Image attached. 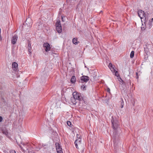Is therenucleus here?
<instances>
[{
	"mask_svg": "<svg viewBox=\"0 0 153 153\" xmlns=\"http://www.w3.org/2000/svg\"><path fill=\"white\" fill-rule=\"evenodd\" d=\"M111 122L112 125V127L114 129L113 133V138L114 140V141L116 143L119 140V136L120 134V130L119 129V126L118 121L116 119H114L112 117Z\"/></svg>",
	"mask_w": 153,
	"mask_h": 153,
	"instance_id": "f257e3e1",
	"label": "nucleus"
},
{
	"mask_svg": "<svg viewBox=\"0 0 153 153\" xmlns=\"http://www.w3.org/2000/svg\"><path fill=\"white\" fill-rule=\"evenodd\" d=\"M21 149L22 150V151L24 152H26L27 153H32L33 152V148L31 146H28L26 145L23 144V146L19 145Z\"/></svg>",
	"mask_w": 153,
	"mask_h": 153,
	"instance_id": "f03ea898",
	"label": "nucleus"
},
{
	"mask_svg": "<svg viewBox=\"0 0 153 153\" xmlns=\"http://www.w3.org/2000/svg\"><path fill=\"white\" fill-rule=\"evenodd\" d=\"M89 79V77L87 76L83 75L81 76L80 79L77 80V81L79 83H83L87 82Z\"/></svg>",
	"mask_w": 153,
	"mask_h": 153,
	"instance_id": "7ed1b4c3",
	"label": "nucleus"
},
{
	"mask_svg": "<svg viewBox=\"0 0 153 153\" xmlns=\"http://www.w3.org/2000/svg\"><path fill=\"white\" fill-rule=\"evenodd\" d=\"M150 46L149 45H146L145 47H144L145 53L144 55L145 57H148L149 55L150 54V52L149 50V47Z\"/></svg>",
	"mask_w": 153,
	"mask_h": 153,
	"instance_id": "20e7f679",
	"label": "nucleus"
},
{
	"mask_svg": "<svg viewBox=\"0 0 153 153\" xmlns=\"http://www.w3.org/2000/svg\"><path fill=\"white\" fill-rule=\"evenodd\" d=\"M25 22L28 27H31L32 24V20L30 17H28L27 18Z\"/></svg>",
	"mask_w": 153,
	"mask_h": 153,
	"instance_id": "39448f33",
	"label": "nucleus"
},
{
	"mask_svg": "<svg viewBox=\"0 0 153 153\" xmlns=\"http://www.w3.org/2000/svg\"><path fill=\"white\" fill-rule=\"evenodd\" d=\"M113 70L114 71L115 73V75L117 76V79H120V80L121 81H120V82L122 83V84H124V82L120 76L119 74L118 73V71L115 70L114 68H113Z\"/></svg>",
	"mask_w": 153,
	"mask_h": 153,
	"instance_id": "423d86ee",
	"label": "nucleus"
},
{
	"mask_svg": "<svg viewBox=\"0 0 153 153\" xmlns=\"http://www.w3.org/2000/svg\"><path fill=\"white\" fill-rule=\"evenodd\" d=\"M18 38V36L16 34L14 35L12 37L11 40V43L13 45L15 44Z\"/></svg>",
	"mask_w": 153,
	"mask_h": 153,
	"instance_id": "0eeeda50",
	"label": "nucleus"
},
{
	"mask_svg": "<svg viewBox=\"0 0 153 153\" xmlns=\"http://www.w3.org/2000/svg\"><path fill=\"white\" fill-rule=\"evenodd\" d=\"M138 16L142 19L143 17H145V13L143 11L140 10L138 11Z\"/></svg>",
	"mask_w": 153,
	"mask_h": 153,
	"instance_id": "6e6552de",
	"label": "nucleus"
},
{
	"mask_svg": "<svg viewBox=\"0 0 153 153\" xmlns=\"http://www.w3.org/2000/svg\"><path fill=\"white\" fill-rule=\"evenodd\" d=\"M43 46L45 48V50L46 52L50 51L51 47L49 44L48 43H44L43 44Z\"/></svg>",
	"mask_w": 153,
	"mask_h": 153,
	"instance_id": "1a4fd4ad",
	"label": "nucleus"
},
{
	"mask_svg": "<svg viewBox=\"0 0 153 153\" xmlns=\"http://www.w3.org/2000/svg\"><path fill=\"white\" fill-rule=\"evenodd\" d=\"M18 64L16 62H13L12 64V68L13 70L15 71H17Z\"/></svg>",
	"mask_w": 153,
	"mask_h": 153,
	"instance_id": "9d476101",
	"label": "nucleus"
},
{
	"mask_svg": "<svg viewBox=\"0 0 153 153\" xmlns=\"http://www.w3.org/2000/svg\"><path fill=\"white\" fill-rule=\"evenodd\" d=\"M82 94L80 93L78 94V97L76 100H77L79 101L82 100L84 101V97H83L82 96Z\"/></svg>",
	"mask_w": 153,
	"mask_h": 153,
	"instance_id": "9b49d317",
	"label": "nucleus"
},
{
	"mask_svg": "<svg viewBox=\"0 0 153 153\" xmlns=\"http://www.w3.org/2000/svg\"><path fill=\"white\" fill-rule=\"evenodd\" d=\"M56 149V151L62 149V147L59 143L56 142L55 144Z\"/></svg>",
	"mask_w": 153,
	"mask_h": 153,
	"instance_id": "f8f14e48",
	"label": "nucleus"
},
{
	"mask_svg": "<svg viewBox=\"0 0 153 153\" xmlns=\"http://www.w3.org/2000/svg\"><path fill=\"white\" fill-rule=\"evenodd\" d=\"M31 43L30 42V41H29L28 42V47H27V48H28V51L29 52V55H30L31 54Z\"/></svg>",
	"mask_w": 153,
	"mask_h": 153,
	"instance_id": "ddd939ff",
	"label": "nucleus"
},
{
	"mask_svg": "<svg viewBox=\"0 0 153 153\" xmlns=\"http://www.w3.org/2000/svg\"><path fill=\"white\" fill-rule=\"evenodd\" d=\"M79 94V93L77 92H74L73 94V99L74 100H76L78 97V94Z\"/></svg>",
	"mask_w": 153,
	"mask_h": 153,
	"instance_id": "4468645a",
	"label": "nucleus"
},
{
	"mask_svg": "<svg viewBox=\"0 0 153 153\" xmlns=\"http://www.w3.org/2000/svg\"><path fill=\"white\" fill-rule=\"evenodd\" d=\"M56 29L58 33H61L62 31V26H56Z\"/></svg>",
	"mask_w": 153,
	"mask_h": 153,
	"instance_id": "2eb2a0df",
	"label": "nucleus"
},
{
	"mask_svg": "<svg viewBox=\"0 0 153 153\" xmlns=\"http://www.w3.org/2000/svg\"><path fill=\"white\" fill-rule=\"evenodd\" d=\"M2 132L6 136H7L8 134L7 130L5 128H3L1 130Z\"/></svg>",
	"mask_w": 153,
	"mask_h": 153,
	"instance_id": "dca6fc26",
	"label": "nucleus"
},
{
	"mask_svg": "<svg viewBox=\"0 0 153 153\" xmlns=\"http://www.w3.org/2000/svg\"><path fill=\"white\" fill-rule=\"evenodd\" d=\"M72 42L74 44L76 45L79 43V42L77 41V38H74L73 39Z\"/></svg>",
	"mask_w": 153,
	"mask_h": 153,
	"instance_id": "f3484780",
	"label": "nucleus"
},
{
	"mask_svg": "<svg viewBox=\"0 0 153 153\" xmlns=\"http://www.w3.org/2000/svg\"><path fill=\"white\" fill-rule=\"evenodd\" d=\"M76 81V78L74 76H72L71 80V82L72 83H74Z\"/></svg>",
	"mask_w": 153,
	"mask_h": 153,
	"instance_id": "a211bd4d",
	"label": "nucleus"
},
{
	"mask_svg": "<svg viewBox=\"0 0 153 153\" xmlns=\"http://www.w3.org/2000/svg\"><path fill=\"white\" fill-rule=\"evenodd\" d=\"M50 54L52 55L54 57H57L58 56V55L57 53H55L54 52L51 51L49 52Z\"/></svg>",
	"mask_w": 153,
	"mask_h": 153,
	"instance_id": "6ab92c4d",
	"label": "nucleus"
},
{
	"mask_svg": "<svg viewBox=\"0 0 153 153\" xmlns=\"http://www.w3.org/2000/svg\"><path fill=\"white\" fill-rule=\"evenodd\" d=\"M77 139L76 140H78V144H80L81 143V136L79 134H77Z\"/></svg>",
	"mask_w": 153,
	"mask_h": 153,
	"instance_id": "aec40b11",
	"label": "nucleus"
},
{
	"mask_svg": "<svg viewBox=\"0 0 153 153\" xmlns=\"http://www.w3.org/2000/svg\"><path fill=\"white\" fill-rule=\"evenodd\" d=\"M86 85L85 84H82L81 86V89L83 91H85L86 90Z\"/></svg>",
	"mask_w": 153,
	"mask_h": 153,
	"instance_id": "412c9836",
	"label": "nucleus"
},
{
	"mask_svg": "<svg viewBox=\"0 0 153 153\" xmlns=\"http://www.w3.org/2000/svg\"><path fill=\"white\" fill-rule=\"evenodd\" d=\"M74 143L76 149H78L79 148L78 146V140H76L74 142Z\"/></svg>",
	"mask_w": 153,
	"mask_h": 153,
	"instance_id": "4be33fe9",
	"label": "nucleus"
},
{
	"mask_svg": "<svg viewBox=\"0 0 153 153\" xmlns=\"http://www.w3.org/2000/svg\"><path fill=\"white\" fill-rule=\"evenodd\" d=\"M61 25L60 21L59 20L57 21L56 24V26H59Z\"/></svg>",
	"mask_w": 153,
	"mask_h": 153,
	"instance_id": "5701e85b",
	"label": "nucleus"
},
{
	"mask_svg": "<svg viewBox=\"0 0 153 153\" xmlns=\"http://www.w3.org/2000/svg\"><path fill=\"white\" fill-rule=\"evenodd\" d=\"M109 68H110V69L111 70V71H112L113 70H111V68H112V69H113V65H112V64H111V62H110L109 64V65H108V66Z\"/></svg>",
	"mask_w": 153,
	"mask_h": 153,
	"instance_id": "b1692460",
	"label": "nucleus"
},
{
	"mask_svg": "<svg viewBox=\"0 0 153 153\" xmlns=\"http://www.w3.org/2000/svg\"><path fill=\"white\" fill-rule=\"evenodd\" d=\"M134 52L133 51H131L130 54V57H133L134 56Z\"/></svg>",
	"mask_w": 153,
	"mask_h": 153,
	"instance_id": "393cba45",
	"label": "nucleus"
},
{
	"mask_svg": "<svg viewBox=\"0 0 153 153\" xmlns=\"http://www.w3.org/2000/svg\"><path fill=\"white\" fill-rule=\"evenodd\" d=\"M67 124L68 125V126L70 127H72V124L71 122L69 121H67Z\"/></svg>",
	"mask_w": 153,
	"mask_h": 153,
	"instance_id": "a878e982",
	"label": "nucleus"
},
{
	"mask_svg": "<svg viewBox=\"0 0 153 153\" xmlns=\"http://www.w3.org/2000/svg\"><path fill=\"white\" fill-rule=\"evenodd\" d=\"M121 108H122L123 106V101L122 99L121 101Z\"/></svg>",
	"mask_w": 153,
	"mask_h": 153,
	"instance_id": "bb28decb",
	"label": "nucleus"
},
{
	"mask_svg": "<svg viewBox=\"0 0 153 153\" xmlns=\"http://www.w3.org/2000/svg\"><path fill=\"white\" fill-rule=\"evenodd\" d=\"M57 153H63L62 149L56 151Z\"/></svg>",
	"mask_w": 153,
	"mask_h": 153,
	"instance_id": "cd10ccee",
	"label": "nucleus"
},
{
	"mask_svg": "<svg viewBox=\"0 0 153 153\" xmlns=\"http://www.w3.org/2000/svg\"><path fill=\"white\" fill-rule=\"evenodd\" d=\"M71 100H72V102H73V103L74 104H76V100H74L73 99H71Z\"/></svg>",
	"mask_w": 153,
	"mask_h": 153,
	"instance_id": "c85d7f7f",
	"label": "nucleus"
},
{
	"mask_svg": "<svg viewBox=\"0 0 153 153\" xmlns=\"http://www.w3.org/2000/svg\"><path fill=\"white\" fill-rule=\"evenodd\" d=\"M10 153H16L15 151L14 150H11L10 151Z\"/></svg>",
	"mask_w": 153,
	"mask_h": 153,
	"instance_id": "c756f323",
	"label": "nucleus"
},
{
	"mask_svg": "<svg viewBox=\"0 0 153 153\" xmlns=\"http://www.w3.org/2000/svg\"><path fill=\"white\" fill-rule=\"evenodd\" d=\"M136 78L137 79H138L139 78V76H138V73L137 72L136 73Z\"/></svg>",
	"mask_w": 153,
	"mask_h": 153,
	"instance_id": "7c9ffc66",
	"label": "nucleus"
},
{
	"mask_svg": "<svg viewBox=\"0 0 153 153\" xmlns=\"http://www.w3.org/2000/svg\"><path fill=\"white\" fill-rule=\"evenodd\" d=\"M107 91L108 93H110V90L109 88H107Z\"/></svg>",
	"mask_w": 153,
	"mask_h": 153,
	"instance_id": "2f4dec72",
	"label": "nucleus"
},
{
	"mask_svg": "<svg viewBox=\"0 0 153 153\" xmlns=\"http://www.w3.org/2000/svg\"><path fill=\"white\" fill-rule=\"evenodd\" d=\"M3 120V118L2 117L0 116V122H1Z\"/></svg>",
	"mask_w": 153,
	"mask_h": 153,
	"instance_id": "473e14b6",
	"label": "nucleus"
},
{
	"mask_svg": "<svg viewBox=\"0 0 153 153\" xmlns=\"http://www.w3.org/2000/svg\"><path fill=\"white\" fill-rule=\"evenodd\" d=\"M145 29V28L144 27H141V29L142 30H144Z\"/></svg>",
	"mask_w": 153,
	"mask_h": 153,
	"instance_id": "72a5a7b5",
	"label": "nucleus"
},
{
	"mask_svg": "<svg viewBox=\"0 0 153 153\" xmlns=\"http://www.w3.org/2000/svg\"><path fill=\"white\" fill-rule=\"evenodd\" d=\"M149 24L150 26L151 25V22L149 21Z\"/></svg>",
	"mask_w": 153,
	"mask_h": 153,
	"instance_id": "f704fd0d",
	"label": "nucleus"
},
{
	"mask_svg": "<svg viewBox=\"0 0 153 153\" xmlns=\"http://www.w3.org/2000/svg\"><path fill=\"white\" fill-rule=\"evenodd\" d=\"M2 39L1 36V34H0V40L1 41Z\"/></svg>",
	"mask_w": 153,
	"mask_h": 153,
	"instance_id": "c9c22d12",
	"label": "nucleus"
},
{
	"mask_svg": "<svg viewBox=\"0 0 153 153\" xmlns=\"http://www.w3.org/2000/svg\"><path fill=\"white\" fill-rule=\"evenodd\" d=\"M132 104H133V106H134V104H135V102L134 101L133 102H132Z\"/></svg>",
	"mask_w": 153,
	"mask_h": 153,
	"instance_id": "e433bc0d",
	"label": "nucleus"
},
{
	"mask_svg": "<svg viewBox=\"0 0 153 153\" xmlns=\"http://www.w3.org/2000/svg\"><path fill=\"white\" fill-rule=\"evenodd\" d=\"M129 83L131 85V82L130 80H129Z\"/></svg>",
	"mask_w": 153,
	"mask_h": 153,
	"instance_id": "4c0bfd02",
	"label": "nucleus"
},
{
	"mask_svg": "<svg viewBox=\"0 0 153 153\" xmlns=\"http://www.w3.org/2000/svg\"><path fill=\"white\" fill-rule=\"evenodd\" d=\"M153 21V18H152L151 19V22Z\"/></svg>",
	"mask_w": 153,
	"mask_h": 153,
	"instance_id": "58836bf2",
	"label": "nucleus"
},
{
	"mask_svg": "<svg viewBox=\"0 0 153 153\" xmlns=\"http://www.w3.org/2000/svg\"><path fill=\"white\" fill-rule=\"evenodd\" d=\"M144 24L145 25V26H146V24H145L146 22H144Z\"/></svg>",
	"mask_w": 153,
	"mask_h": 153,
	"instance_id": "ea45409f",
	"label": "nucleus"
},
{
	"mask_svg": "<svg viewBox=\"0 0 153 153\" xmlns=\"http://www.w3.org/2000/svg\"><path fill=\"white\" fill-rule=\"evenodd\" d=\"M106 60H107V61H109V60H108V59H107Z\"/></svg>",
	"mask_w": 153,
	"mask_h": 153,
	"instance_id": "a19ab883",
	"label": "nucleus"
},
{
	"mask_svg": "<svg viewBox=\"0 0 153 153\" xmlns=\"http://www.w3.org/2000/svg\"><path fill=\"white\" fill-rule=\"evenodd\" d=\"M1 28H0V34H1Z\"/></svg>",
	"mask_w": 153,
	"mask_h": 153,
	"instance_id": "79ce46f5",
	"label": "nucleus"
},
{
	"mask_svg": "<svg viewBox=\"0 0 153 153\" xmlns=\"http://www.w3.org/2000/svg\"><path fill=\"white\" fill-rule=\"evenodd\" d=\"M63 18L62 17V20L63 21Z\"/></svg>",
	"mask_w": 153,
	"mask_h": 153,
	"instance_id": "37998d69",
	"label": "nucleus"
},
{
	"mask_svg": "<svg viewBox=\"0 0 153 153\" xmlns=\"http://www.w3.org/2000/svg\"><path fill=\"white\" fill-rule=\"evenodd\" d=\"M100 12H101V13L102 12V11H100Z\"/></svg>",
	"mask_w": 153,
	"mask_h": 153,
	"instance_id": "c03bdc74",
	"label": "nucleus"
}]
</instances>
